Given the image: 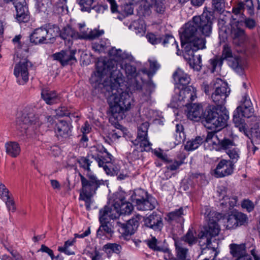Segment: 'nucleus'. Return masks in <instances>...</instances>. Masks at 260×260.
I'll list each match as a JSON object with an SVG mask.
<instances>
[{"label": "nucleus", "mask_w": 260, "mask_h": 260, "mask_svg": "<svg viewBox=\"0 0 260 260\" xmlns=\"http://www.w3.org/2000/svg\"><path fill=\"white\" fill-rule=\"evenodd\" d=\"M234 215L238 226L245 225L247 223L248 218L246 214L242 212H237L234 213Z\"/></svg>", "instance_id": "de8ad7c7"}, {"label": "nucleus", "mask_w": 260, "mask_h": 260, "mask_svg": "<svg viewBox=\"0 0 260 260\" xmlns=\"http://www.w3.org/2000/svg\"><path fill=\"white\" fill-rule=\"evenodd\" d=\"M202 88L207 95L211 94V99L216 107H224L226 99L231 91L226 82L220 78H216L209 85L204 83Z\"/></svg>", "instance_id": "6e6552de"}, {"label": "nucleus", "mask_w": 260, "mask_h": 260, "mask_svg": "<svg viewBox=\"0 0 260 260\" xmlns=\"http://www.w3.org/2000/svg\"><path fill=\"white\" fill-rule=\"evenodd\" d=\"M204 112L201 104H194L188 110V117L192 120L198 121L202 117L204 118Z\"/></svg>", "instance_id": "cd10ccee"}, {"label": "nucleus", "mask_w": 260, "mask_h": 260, "mask_svg": "<svg viewBox=\"0 0 260 260\" xmlns=\"http://www.w3.org/2000/svg\"><path fill=\"white\" fill-rule=\"evenodd\" d=\"M150 194L147 191L142 189L135 190L131 196L130 200L135 205L140 203L142 200L147 199Z\"/></svg>", "instance_id": "473e14b6"}, {"label": "nucleus", "mask_w": 260, "mask_h": 260, "mask_svg": "<svg viewBox=\"0 0 260 260\" xmlns=\"http://www.w3.org/2000/svg\"><path fill=\"white\" fill-rule=\"evenodd\" d=\"M59 36L65 42H68L69 44L72 43L73 40L81 39V35H79V32H76L69 25H67L62 29Z\"/></svg>", "instance_id": "a878e982"}, {"label": "nucleus", "mask_w": 260, "mask_h": 260, "mask_svg": "<svg viewBox=\"0 0 260 260\" xmlns=\"http://www.w3.org/2000/svg\"><path fill=\"white\" fill-rule=\"evenodd\" d=\"M223 60L228 61L229 65L237 73L242 74L243 66L241 58L233 54L231 47L228 44L223 45L222 55L220 57Z\"/></svg>", "instance_id": "ddd939ff"}, {"label": "nucleus", "mask_w": 260, "mask_h": 260, "mask_svg": "<svg viewBox=\"0 0 260 260\" xmlns=\"http://www.w3.org/2000/svg\"><path fill=\"white\" fill-rule=\"evenodd\" d=\"M212 5L215 10L221 12L224 8V0H212Z\"/></svg>", "instance_id": "4d7b16f0"}, {"label": "nucleus", "mask_w": 260, "mask_h": 260, "mask_svg": "<svg viewBox=\"0 0 260 260\" xmlns=\"http://www.w3.org/2000/svg\"><path fill=\"white\" fill-rule=\"evenodd\" d=\"M230 36L233 44L236 46L243 45L247 40L245 30L237 24H234L231 26Z\"/></svg>", "instance_id": "6ab92c4d"}, {"label": "nucleus", "mask_w": 260, "mask_h": 260, "mask_svg": "<svg viewBox=\"0 0 260 260\" xmlns=\"http://www.w3.org/2000/svg\"><path fill=\"white\" fill-rule=\"evenodd\" d=\"M226 154L229 155L230 160V161L234 165L237 162L240 158V150L235 146L231 149H229L226 151Z\"/></svg>", "instance_id": "37998d69"}, {"label": "nucleus", "mask_w": 260, "mask_h": 260, "mask_svg": "<svg viewBox=\"0 0 260 260\" xmlns=\"http://www.w3.org/2000/svg\"><path fill=\"white\" fill-rule=\"evenodd\" d=\"M121 249V246L116 243H107L104 245L102 250L106 252L108 256L113 253H119Z\"/></svg>", "instance_id": "a19ab883"}, {"label": "nucleus", "mask_w": 260, "mask_h": 260, "mask_svg": "<svg viewBox=\"0 0 260 260\" xmlns=\"http://www.w3.org/2000/svg\"><path fill=\"white\" fill-rule=\"evenodd\" d=\"M9 212H15L16 210L15 202L12 198L9 197V199L4 200Z\"/></svg>", "instance_id": "5fc2aeb1"}, {"label": "nucleus", "mask_w": 260, "mask_h": 260, "mask_svg": "<svg viewBox=\"0 0 260 260\" xmlns=\"http://www.w3.org/2000/svg\"><path fill=\"white\" fill-rule=\"evenodd\" d=\"M72 125L64 120H59L55 124L54 131L56 136L63 138H68L71 135Z\"/></svg>", "instance_id": "5701e85b"}, {"label": "nucleus", "mask_w": 260, "mask_h": 260, "mask_svg": "<svg viewBox=\"0 0 260 260\" xmlns=\"http://www.w3.org/2000/svg\"><path fill=\"white\" fill-rule=\"evenodd\" d=\"M184 159L180 160H175L173 162V161L169 164L171 163V164L166 166V168L168 170L170 171H175L177 170L179 167L183 164Z\"/></svg>", "instance_id": "13d9d810"}, {"label": "nucleus", "mask_w": 260, "mask_h": 260, "mask_svg": "<svg viewBox=\"0 0 260 260\" xmlns=\"http://www.w3.org/2000/svg\"><path fill=\"white\" fill-rule=\"evenodd\" d=\"M99 221L101 223L96 234L98 236H102L106 234H111L113 233V230L111 224L109 223V219H112L109 216V209L107 206L101 209L99 212Z\"/></svg>", "instance_id": "dca6fc26"}, {"label": "nucleus", "mask_w": 260, "mask_h": 260, "mask_svg": "<svg viewBox=\"0 0 260 260\" xmlns=\"http://www.w3.org/2000/svg\"><path fill=\"white\" fill-rule=\"evenodd\" d=\"M79 175L82 185L79 200L84 201L86 209L90 210V205L93 203L92 198L100 186L104 184L103 181L99 179L93 172H87L85 177L81 173Z\"/></svg>", "instance_id": "0eeeda50"}, {"label": "nucleus", "mask_w": 260, "mask_h": 260, "mask_svg": "<svg viewBox=\"0 0 260 260\" xmlns=\"http://www.w3.org/2000/svg\"><path fill=\"white\" fill-rule=\"evenodd\" d=\"M71 112L66 107H61L56 110V114L59 116H70Z\"/></svg>", "instance_id": "680f3d73"}, {"label": "nucleus", "mask_w": 260, "mask_h": 260, "mask_svg": "<svg viewBox=\"0 0 260 260\" xmlns=\"http://www.w3.org/2000/svg\"><path fill=\"white\" fill-rule=\"evenodd\" d=\"M173 77L176 84L183 87L187 85L190 82V77L183 71L178 69L173 74Z\"/></svg>", "instance_id": "c85d7f7f"}, {"label": "nucleus", "mask_w": 260, "mask_h": 260, "mask_svg": "<svg viewBox=\"0 0 260 260\" xmlns=\"http://www.w3.org/2000/svg\"><path fill=\"white\" fill-rule=\"evenodd\" d=\"M254 123H252L251 132L255 137H257L260 134V117H254Z\"/></svg>", "instance_id": "09e8293b"}, {"label": "nucleus", "mask_w": 260, "mask_h": 260, "mask_svg": "<svg viewBox=\"0 0 260 260\" xmlns=\"http://www.w3.org/2000/svg\"><path fill=\"white\" fill-rule=\"evenodd\" d=\"M10 197L9 190L4 184L0 182V197L1 199L4 201L9 199Z\"/></svg>", "instance_id": "6e6d98bb"}, {"label": "nucleus", "mask_w": 260, "mask_h": 260, "mask_svg": "<svg viewBox=\"0 0 260 260\" xmlns=\"http://www.w3.org/2000/svg\"><path fill=\"white\" fill-rule=\"evenodd\" d=\"M149 127L148 122L143 123L138 128L137 139L132 141L135 146L139 145L140 151H149L151 149V144L148 139L147 131Z\"/></svg>", "instance_id": "4468645a"}, {"label": "nucleus", "mask_w": 260, "mask_h": 260, "mask_svg": "<svg viewBox=\"0 0 260 260\" xmlns=\"http://www.w3.org/2000/svg\"><path fill=\"white\" fill-rule=\"evenodd\" d=\"M186 214V208L180 207L168 213L166 219L171 224L178 223L182 225L184 221L183 216Z\"/></svg>", "instance_id": "4be33fe9"}, {"label": "nucleus", "mask_w": 260, "mask_h": 260, "mask_svg": "<svg viewBox=\"0 0 260 260\" xmlns=\"http://www.w3.org/2000/svg\"><path fill=\"white\" fill-rule=\"evenodd\" d=\"M109 55L112 57H114L117 59H127L130 61L134 60L133 56L128 53H123L120 49H117L115 48H112L109 51Z\"/></svg>", "instance_id": "c9c22d12"}, {"label": "nucleus", "mask_w": 260, "mask_h": 260, "mask_svg": "<svg viewBox=\"0 0 260 260\" xmlns=\"http://www.w3.org/2000/svg\"><path fill=\"white\" fill-rule=\"evenodd\" d=\"M205 141V148L210 150L214 149L216 151L224 150L226 152L235 146L233 140L225 138L220 140L214 132L208 133Z\"/></svg>", "instance_id": "9b49d317"}, {"label": "nucleus", "mask_w": 260, "mask_h": 260, "mask_svg": "<svg viewBox=\"0 0 260 260\" xmlns=\"http://www.w3.org/2000/svg\"><path fill=\"white\" fill-rule=\"evenodd\" d=\"M157 204L156 199L150 195L147 197V199H145L140 203L135 205V206L137 209L140 211L152 210L155 208Z\"/></svg>", "instance_id": "bb28decb"}, {"label": "nucleus", "mask_w": 260, "mask_h": 260, "mask_svg": "<svg viewBox=\"0 0 260 260\" xmlns=\"http://www.w3.org/2000/svg\"><path fill=\"white\" fill-rule=\"evenodd\" d=\"M78 162L81 168H83L85 171L87 172H92L90 169L91 163L92 162L86 157H81L78 159Z\"/></svg>", "instance_id": "a18cd8bd"}, {"label": "nucleus", "mask_w": 260, "mask_h": 260, "mask_svg": "<svg viewBox=\"0 0 260 260\" xmlns=\"http://www.w3.org/2000/svg\"><path fill=\"white\" fill-rule=\"evenodd\" d=\"M194 234L195 232L192 229H189L183 237L184 241L187 243L189 245L196 243L198 240Z\"/></svg>", "instance_id": "c03bdc74"}, {"label": "nucleus", "mask_w": 260, "mask_h": 260, "mask_svg": "<svg viewBox=\"0 0 260 260\" xmlns=\"http://www.w3.org/2000/svg\"><path fill=\"white\" fill-rule=\"evenodd\" d=\"M88 157H91L98 164L99 167H102L107 175L114 176L119 172L120 166L111 161L113 156L101 144H97L90 148Z\"/></svg>", "instance_id": "423d86ee"}, {"label": "nucleus", "mask_w": 260, "mask_h": 260, "mask_svg": "<svg viewBox=\"0 0 260 260\" xmlns=\"http://www.w3.org/2000/svg\"><path fill=\"white\" fill-rule=\"evenodd\" d=\"M163 251L164 253V257L166 260H175V257L174 256L171 251L167 248H163Z\"/></svg>", "instance_id": "69168bd1"}, {"label": "nucleus", "mask_w": 260, "mask_h": 260, "mask_svg": "<svg viewBox=\"0 0 260 260\" xmlns=\"http://www.w3.org/2000/svg\"><path fill=\"white\" fill-rule=\"evenodd\" d=\"M41 96L46 103L49 105L53 104L58 100L57 94L54 91L43 89L41 92Z\"/></svg>", "instance_id": "f704fd0d"}, {"label": "nucleus", "mask_w": 260, "mask_h": 260, "mask_svg": "<svg viewBox=\"0 0 260 260\" xmlns=\"http://www.w3.org/2000/svg\"><path fill=\"white\" fill-rule=\"evenodd\" d=\"M183 129V126L182 124H177L176 125L175 134H174L175 139L174 143L176 144H180L184 141L185 135Z\"/></svg>", "instance_id": "79ce46f5"}, {"label": "nucleus", "mask_w": 260, "mask_h": 260, "mask_svg": "<svg viewBox=\"0 0 260 260\" xmlns=\"http://www.w3.org/2000/svg\"><path fill=\"white\" fill-rule=\"evenodd\" d=\"M214 16L211 11H204L200 16H196L184 25L180 35L182 46L193 48L194 50L206 48L205 37L210 36L212 32Z\"/></svg>", "instance_id": "f03ea898"}, {"label": "nucleus", "mask_w": 260, "mask_h": 260, "mask_svg": "<svg viewBox=\"0 0 260 260\" xmlns=\"http://www.w3.org/2000/svg\"><path fill=\"white\" fill-rule=\"evenodd\" d=\"M193 48H189L188 47H184L183 56L184 59L189 64L190 68L200 71L202 68V58L201 56L194 55V52L198 50H194Z\"/></svg>", "instance_id": "f3484780"}, {"label": "nucleus", "mask_w": 260, "mask_h": 260, "mask_svg": "<svg viewBox=\"0 0 260 260\" xmlns=\"http://www.w3.org/2000/svg\"><path fill=\"white\" fill-rule=\"evenodd\" d=\"M108 9V6L102 5H94L93 7H91V10H94L96 13H103L105 10Z\"/></svg>", "instance_id": "0e129e2a"}, {"label": "nucleus", "mask_w": 260, "mask_h": 260, "mask_svg": "<svg viewBox=\"0 0 260 260\" xmlns=\"http://www.w3.org/2000/svg\"><path fill=\"white\" fill-rule=\"evenodd\" d=\"M162 44L165 47H170L173 50H176L177 51L176 54L178 55L180 54L178 45L174 37L172 35H166L164 38H162Z\"/></svg>", "instance_id": "e433bc0d"}, {"label": "nucleus", "mask_w": 260, "mask_h": 260, "mask_svg": "<svg viewBox=\"0 0 260 260\" xmlns=\"http://www.w3.org/2000/svg\"><path fill=\"white\" fill-rule=\"evenodd\" d=\"M234 169L233 165L230 160L221 159L217 164L214 171V176L217 178H222L231 175Z\"/></svg>", "instance_id": "aec40b11"}, {"label": "nucleus", "mask_w": 260, "mask_h": 260, "mask_svg": "<svg viewBox=\"0 0 260 260\" xmlns=\"http://www.w3.org/2000/svg\"><path fill=\"white\" fill-rule=\"evenodd\" d=\"M144 222L145 226L155 231H160L164 226L161 216L154 212L144 218Z\"/></svg>", "instance_id": "412c9836"}, {"label": "nucleus", "mask_w": 260, "mask_h": 260, "mask_svg": "<svg viewBox=\"0 0 260 260\" xmlns=\"http://www.w3.org/2000/svg\"><path fill=\"white\" fill-rule=\"evenodd\" d=\"M206 138L197 136L194 139L188 141L184 146V149L187 151H192L197 149L202 144L206 143Z\"/></svg>", "instance_id": "2f4dec72"}, {"label": "nucleus", "mask_w": 260, "mask_h": 260, "mask_svg": "<svg viewBox=\"0 0 260 260\" xmlns=\"http://www.w3.org/2000/svg\"><path fill=\"white\" fill-rule=\"evenodd\" d=\"M197 90L195 87L189 86L185 88L182 87L179 92L178 99L180 101L186 102L185 106H187L190 103L193 101L197 98Z\"/></svg>", "instance_id": "b1692460"}, {"label": "nucleus", "mask_w": 260, "mask_h": 260, "mask_svg": "<svg viewBox=\"0 0 260 260\" xmlns=\"http://www.w3.org/2000/svg\"><path fill=\"white\" fill-rule=\"evenodd\" d=\"M229 118V112L225 107L220 108L209 106L204 111V120L202 123L207 129L213 130L212 132L216 135L217 132L226 125Z\"/></svg>", "instance_id": "39448f33"}, {"label": "nucleus", "mask_w": 260, "mask_h": 260, "mask_svg": "<svg viewBox=\"0 0 260 260\" xmlns=\"http://www.w3.org/2000/svg\"><path fill=\"white\" fill-rule=\"evenodd\" d=\"M96 69L92 81L100 83L104 79L103 90L106 91L105 94L108 96L109 120L111 122L116 121V127L119 128L121 125L116 122L123 118L124 112L131 109L133 102V99L126 91L127 85L121 70L125 71L128 77H135L136 68L129 63L118 66L112 59H99L96 63Z\"/></svg>", "instance_id": "f257e3e1"}, {"label": "nucleus", "mask_w": 260, "mask_h": 260, "mask_svg": "<svg viewBox=\"0 0 260 260\" xmlns=\"http://www.w3.org/2000/svg\"><path fill=\"white\" fill-rule=\"evenodd\" d=\"M254 109L250 100L245 98L243 106H239L234 112L233 122L236 127L239 130L243 133L245 135L248 136V131L246 128V124L243 117L249 118L254 114Z\"/></svg>", "instance_id": "9d476101"}, {"label": "nucleus", "mask_w": 260, "mask_h": 260, "mask_svg": "<svg viewBox=\"0 0 260 260\" xmlns=\"http://www.w3.org/2000/svg\"><path fill=\"white\" fill-rule=\"evenodd\" d=\"M157 240L155 237H152L151 239L147 241V245L148 247L154 251H161L163 247L158 245Z\"/></svg>", "instance_id": "3c124183"}, {"label": "nucleus", "mask_w": 260, "mask_h": 260, "mask_svg": "<svg viewBox=\"0 0 260 260\" xmlns=\"http://www.w3.org/2000/svg\"><path fill=\"white\" fill-rule=\"evenodd\" d=\"M146 37L148 42L152 45L160 43L162 40V38L160 35H155L152 32L147 33Z\"/></svg>", "instance_id": "49530a36"}, {"label": "nucleus", "mask_w": 260, "mask_h": 260, "mask_svg": "<svg viewBox=\"0 0 260 260\" xmlns=\"http://www.w3.org/2000/svg\"><path fill=\"white\" fill-rule=\"evenodd\" d=\"M119 172L116 176L117 177V179L119 180H122L125 179L129 177V172L126 169H119Z\"/></svg>", "instance_id": "e2e57ef3"}, {"label": "nucleus", "mask_w": 260, "mask_h": 260, "mask_svg": "<svg viewBox=\"0 0 260 260\" xmlns=\"http://www.w3.org/2000/svg\"><path fill=\"white\" fill-rule=\"evenodd\" d=\"M46 28V37L48 43H53L57 36L59 27L55 25H50Z\"/></svg>", "instance_id": "58836bf2"}, {"label": "nucleus", "mask_w": 260, "mask_h": 260, "mask_svg": "<svg viewBox=\"0 0 260 260\" xmlns=\"http://www.w3.org/2000/svg\"><path fill=\"white\" fill-rule=\"evenodd\" d=\"M111 206L108 205L109 216L112 219H116L121 214H130L134 209L132 203L125 201V193L123 191L116 192L114 195Z\"/></svg>", "instance_id": "1a4fd4ad"}, {"label": "nucleus", "mask_w": 260, "mask_h": 260, "mask_svg": "<svg viewBox=\"0 0 260 260\" xmlns=\"http://www.w3.org/2000/svg\"><path fill=\"white\" fill-rule=\"evenodd\" d=\"M175 260H186L188 249L185 246L182 241L175 240Z\"/></svg>", "instance_id": "c756f323"}, {"label": "nucleus", "mask_w": 260, "mask_h": 260, "mask_svg": "<svg viewBox=\"0 0 260 260\" xmlns=\"http://www.w3.org/2000/svg\"><path fill=\"white\" fill-rule=\"evenodd\" d=\"M237 226L238 225L234 214L230 215L227 221V228L228 229H235Z\"/></svg>", "instance_id": "bf43d9fd"}, {"label": "nucleus", "mask_w": 260, "mask_h": 260, "mask_svg": "<svg viewBox=\"0 0 260 260\" xmlns=\"http://www.w3.org/2000/svg\"><path fill=\"white\" fill-rule=\"evenodd\" d=\"M31 67V62L27 59L20 61L15 65L14 74L19 85H24L28 81L29 71Z\"/></svg>", "instance_id": "2eb2a0df"}, {"label": "nucleus", "mask_w": 260, "mask_h": 260, "mask_svg": "<svg viewBox=\"0 0 260 260\" xmlns=\"http://www.w3.org/2000/svg\"><path fill=\"white\" fill-rule=\"evenodd\" d=\"M46 33L45 27H41L35 29L30 35V42L35 45L48 43Z\"/></svg>", "instance_id": "393cba45"}, {"label": "nucleus", "mask_w": 260, "mask_h": 260, "mask_svg": "<svg viewBox=\"0 0 260 260\" xmlns=\"http://www.w3.org/2000/svg\"><path fill=\"white\" fill-rule=\"evenodd\" d=\"M227 189L225 187L221 186L218 188L217 192L218 196L220 198H221L222 200L225 201L226 198L228 197L226 196Z\"/></svg>", "instance_id": "774afa93"}, {"label": "nucleus", "mask_w": 260, "mask_h": 260, "mask_svg": "<svg viewBox=\"0 0 260 260\" xmlns=\"http://www.w3.org/2000/svg\"><path fill=\"white\" fill-rule=\"evenodd\" d=\"M107 47V43L104 41L95 43L92 45V49L99 53L105 52Z\"/></svg>", "instance_id": "603ef678"}, {"label": "nucleus", "mask_w": 260, "mask_h": 260, "mask_svg": "<svg viewBox=\"0 0 260 260\" xmlns=\"http://www.w3.org/2000/svg\"><path fill=\"white\" fill-rule=\"evenodd\" d=\"M38 251L47 253L51 257L52 260L54 258V255L53 251L45 245H42L41 248Z\"/></svg>", "instance_id": "338daca9"}, {"label": "nucleus", "mask_w": 260, "mask_h": 260, "mask_svg": "<svg viewBox=\"0 0 260 260\" xmlns=\"http://www.w3.org/2000/svg\"><path fill=\"white\" fill-rule=\"evenodd\" d=\"M104 33L103 30L90 29L89 31L87 30V32H82V35H81V39H95L103 35Z\"/></svg>", "instance_id": "ea45409f"}, {"label": "nucleus", "mask_w": 260, "mask_h": 260, "mask_svg": "<svg viewBox=\"0 0 260 260\" xmlns=\"http://www.w3.org/2000/svg\"><path fill=\"white\" fill-rule=\"evenodd\" d=\"M154 7L158 13L162 14L165 12V6L162 0H156Z\"/></svg>", "instance_id": "052dcab7"}, {"label": "nucleus", "mask_w": 260, "mask_h": 260, "mask_svg": "<svg viewBox=\"0 0 260 260\" xmlns=\"http://www.w3.org/2000/svg\"><path fill=\"white\" fill-rule=\"evenodd\" d=\"M241 207L243 209H245L247 212L250 213L254 210L255 205L251 200L244 199L241 203Z\"/></svg>", "instance_id": "8fccbe9b"}, {"label": "nucleus", "mask_w": 260, "mask_h": 260, "mask_svg": "<svg viewBox=\"0 0 260 260\" xmlns=\"http://www.w3.org/2000/svg\"><path fill=\"white\" fill-rule=\"evenodd\" d=\"M229 247L231 254L233 257H236L237 258L240 257V256H241L242 255H243V254H245L246 253L245 244H237L233 243L231 244Z\"/></svg>", "instance_id": "72a5a7b5"}, {"label": "nucleus", "mask_w": 260, "mask_h": 260, "mask_svg": "<svg viewBox=\"0 0 260 260\" xmlns=\"http://www.w3.org/2000/svg\"><path fill=\"white\" fill-rule=\"evenodd\" d=\"M54 117L44 115L39 117L35 114V109L31 106H27L21 117L16 121L17 129L22 136L30 137L36 133V131L43 124L48 127H51L54 123Z\"/></svg>", "instance_id": "7ed1b4c3"}, {"label": "nucleus", "mask_w": 260, "mask_h": 260, "mask_svg": "<svg viewBox=\"0 0 260 260\" xmlns=\"http://www.w3.org/2000/svg\"><path fill=\"white\" fill-rule=\"evenodd\" d=\"M141 217V215H137L135 218L129 219L126 223L116 221V226L118 228L117 230L122 238L128 240L134 234L139 226Z\"/></svg>", "instance_id": "f8f14e48"}, {"label": "nucleus", "mask_w": 260, "mask_h": 260, "mask_svg": "<svg viewBox=\"0 0 260 260\" xmlns=\"http://www.w3.org/2000/svg\"><path fill=\"white\" fill-rule=\"evenodd\" d=\"M210 66L212 67L211 72L214 73L217 66L221 67L223 63V60L221 58L214 57L209 60Z\"/></svg>", "instance_id": "864d4df0"}, {"label": "nucleus", "mask_w": 260, "mask_h": 260, "mask_svg": "<svg viewBox=\"0 0 260 260\" xmlns=\"http://www.w3.org/2000/svg\"><path fill=\"white\" fill-rule=\"evenodd\" d=\"M52 7L51 0H36V7L39 12L48 13Z\"/></svg>", "instance_id": "4c0bfd02"}, {"label": "nucleus", "mask_w": 260, "mask_h": 260, "mask_svg": "<svg viewBox=\"0 0 260 260\" xmlns=\"http://www.w3.org/2000/svg\"><path fill=\"white\" fill-rule=\"evenodd\" d=\"M220 228L216 221L210 219L207 226H204L198 234L199 244L202 249V252L213 253V256H216L219 251L217 250L218 242L214 238L218 236Z\"/></svg>", "instance_id": "20e7f679"}, {"label": "nucleus", "mask_w": 260, "mask_h": 260, "mask_svg": "<svg viewBox=\"0 0 260 260\" xmlns=\"http://www.w3.org/2000/svg\"><path fill=\"white\" fill-rule=\"evenodd\" d=\"M76 52V49H67L53 54L52 56L55 60L59 61L62 66H64L72 64L77 61L75 57Z\"/></svg>", "instance_id": "a211bd4d"}, {"label": "nucleus", "mask_w": 260, "mask_h": 260, "mask_svg": "<svg viewBox=\"0 0 260 260\" xmlns=\"http://www.w3.org/2000/svg\"><path fill=\"white\" fill-rule=\"evenodd\" d=\"M6 151L8 155L12 157H17L21 151L19 144L16 142H9L5 144Z\"/></svg>", "instance_id": "7c9ffc66"}]
</instances>
